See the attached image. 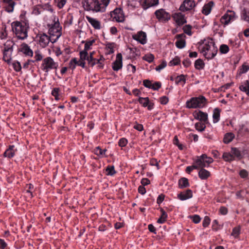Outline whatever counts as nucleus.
Listing matches in <instances>:
<instances>
[{"mask_svg": "<svg viewBox=\"0 0 249 249\" xmlns=\"http://www.w3.org/2000/svg\"><path fill=\"white\" fill-rule=\"evenodd\" d=\"M15 43L12 40H7L3 44V48L2 50V60L10 64L12 59V54L14 51Z\"/></svg>", "mask_w": 249, "mask_h": 249, "instance_id": "7", "label": "nucleus"}, {"mask_svg": "<svg viewBox=\"0 0 249 249\" xmlns=\"http://www.w3.org/2000/svg\"><path fill=\"white\" fill-rule=\"evenodd\" d=\"M106 151V149L102 150L100 147H97L94 150V154L97 156L105 155Z\"/></svg>", "mask_w": 249, "mask_h": 249, "instance_id": "52", "label": "nucleus"}, {"mask_svg": "<svg viewBox=\"0 0 249 249\" xmlns=\"http://www.w3.org/2000/svg\"><path fill=\"white\" fill-rule=\"evenodd\" d=\"M193 197V192L190 189H187L185 191L181 192L178 194V197L180 200H185Z\"/></svg>", "mask_w": 249, "mask_h": 249, "instance_id": "24", "label": "nucleus"}, {"mask_svg": "<svg viewBox=\"0 0 249 249\" xmlns=\"http://www.w3.org/2000/svg\"><path fill=\"white\" fill-rule=\"evenodd\" d=\"M114 45L113 43H108L106 44V48L109 50V53H114Z\"/></svg>", "mask_w": 249, "mask_h": 249, "instance_id": "62", "label": "nucleus"}, {"mask_svg": "<svg viewBox=\"0 0 249 249\" xmlns=\"http://www.w3.org/2000/svg\"><path fill=\"white\" fill-rule=\"evenodd\" d=\"M36 38H38L37 40L39 45L42 48L48 46L50 41L52 42V38L44 33L38 35Z\"/></svg>", "mask_w": 249, "mask_h": 249, "instance_id": "14", "label": "nucleus"}, {"mask_svg": "<svg viewBox=\"0 0 249 249\" xmlns=\"http://www.w3.org/2000/svg\"><path fill=\"white\" fill-rule=\"evenodd\" d=\"M11 25L13 33L18 39L24 40L28 37L29 26L26 23L16 21Z\"/></svg>", "mask_w": 249, "mask_h": 249, "instance_id": "4", "label": "nucleus"}, {"mask_svg": "<svg viewBox=\"0 0 249 249\" xmlns=\"http://www.w3.org/2000/svg\"><path fill=\"white\" fill-rule=\"evenodd\" d=\"M86 18L95 29L99 30L101 29V23L99 20L88 16H86Z\"/></svg>", "mask_w": 249, "mask_h": 249, "instance_id": "25", "label": "nucleus"}, {"mask_svg": "<svg viewBox=\"0 0 249 249\" xmlns=\"http://www.w3.org/2000/svg\"><path fill=\"white\" fill-rule=\"evenodd\" d=\"M159 209L161 213V215L160 217L158 219L157 223H158L159 224H163L166 222L168 217V215L166 212L163 210V208H160Z\"/></svg>", "mask_w": 249, "mask_h": 249, "instance_id": "28", "label": "nucleus"}, {"mask_svg": "<svg viewBox=\"0 0 249 249\" xmlns=\"http://www.w3.org/2000/svg\"><path fill=\"white\" fill-rule=\"evenodd\" d=\"M141 4L144 9L157 5L159 4V0H140Z\"/></svg>", "mask_w": 249, "mask_h": 249, "instance_id": "22", "label": "nucleus"}, {"mask_svg": "<svg viewBox=\"0 0 249 249\" xmlns=\"http://www.w3.org/2000/svg\"><path fill=\"white\" fill-rule=\"evenodd\" d=\"M110 0H82L84 9L93 13L104 12Z\"/></svg>", "mask_w": 249, "mask_h": 249, "instance_id": "1", "label": "nucleus"}, {"mask_svg": "<svg viewBox=\"0 0 249 249\" xmlns=\"http://www.w3.org/2000/svg\"><path fill=\"white\" fill-rule=\"evenodd\" d=\"M186 77L187 75H185L183 74H181L177 76L175 79V83L177 85H181L183 86L186 81Z\"/></svg>", "mask_w": 249, "mask_h": 249, "instance_id": "29", "label": "nucleus"}, {"mask_svg": "<svg viewBox=\"0 0 249 249\" xmlns=\"http://www.w3.org/2000/svg\"><path fill=\"white\" fill-rule=\"evenodd\" d=\"M198 175L201 179H207L210 176L211 173L204 168H201L198 172Z\"/></svg>", "mask_w": 249, "mask_h": 249, "instance_id": "27", "label": "nucleus"}, {"mask_svg": "<svg viewBox=\"0 0 249 249\" xmlns=\"http://www.w3.org/2000/svg\"><path fill=\"white\" fill-rule=\"evenodd\" d=\"M17 149L13 145H10L9 148L4 152L3 156H14L16 154Z\"/></svg>", "mask_w": 249, "mask_h": 249, "instance_id": "35", "label": "nucleus"}, {"mask_svg": "<svg viewBox=\"0 0 249 249\" xmlns=\"http://www.w3.org/2000/svg\"><path fill=\"white\" fill-rule=\"evenodd\" d=\"M143 60L147 61L149 63L152 62L154 59V56L151 53H148L144 55L142 57Z\"/></svg>", "mask_w": 249, "mask_h": 249, "instance_id": "48", "label": "nucleus"}, {"mask_svg": "<svg viewBox=\"0 0 249 249\" xmlns=\"http://www.w3.org/2000/svg\"><path fill=\"white\" fill-rule=\"evenodd\" d=\"M105 59L103 55H100L99 58L92 59L90 58V61H89V65L93 67L96 65V68L98 69H103L105 66Z\"/></svg>", "mask_w": 249, "mask_h": 249, "instance_id": "12", "label": "nucleus"}, {"mask_svg": "<svg viewBox=\"0 0 249 249\" xmlns=\"http://www.w3.org/2000/svg\"><path fill=\"white\" fill-rule=\"evenodd\" d=\"M190 218L192 219V221L196 224L199 223L201 220L200 216L197 214H195L191 216Z\"/></svg>", "mask_w": 249, "mask_h": 249, "instance_id": "59", "label": "nucleus"}, {"mask_svg": "<svg viewBox=\"0 0 249 249\" xmlns=\"http://www.w3.org/2000/svg\"><path fill=\"white\" fill-rule=\"evenodd\" d=\"M110 16L113 20L118 22H123L124 21L125 16L122 9L116 8L110 12Z\"/></svg>", "mask_w": 249, "mask_h": 249, "instance_id": "11", "label": "nucleus"}, {"mask_svg": "<svg viewBox=\"0 0 249 249\" xmlns=\"http://www.w3.org/2000/svg\"><path fill=\"white\" fill-rule=\"evenodd\" d=\"M212 229L213 230L215 231H217L220 229V225L218 224V222L216 219L213 221Z\"/></svg>", "mask_w": 249, "mask_h": 249, "instance_id": "56", "label": "nucleus"}, {"mask_svg": "<svg viewBox=\"0 0 249 249\" xmlns=\"http://www.w3.org/2000/svg\"><path fill=\"white\" fill-rule=\"evenodd\" d=\"M220 112V110L219 108H215L214 109L213 114V123H217L219 121Z\"/></svg>", "mask_w": 249, "mask_h": 249, "instance_id": "33", "label": "nucleus"}, {"mask_svg": "<svg viewBox=\"0 0 249 249\" xmlns=\"http://www.w3.org/2000/svg\"><path fill=\"white\" fill-rule=\"evenodd\" d=\"M237 131V137L240 138L243 136L246 133H249V124H241L235 128Z\"/></svg>", "mask_w": 249, "mask_h": 249, "instance_id": "16", "label": "nucleus"}, {"mask_svg": "<svg viewBox=\"0 0 249 249\" xmlns=\"http://www.w3.org/2000/svg\"><path fill=\"white\" fill-rule=\"evenodd\" d=\"M197 157L198 158L195 160L193 164L191 166L193 170L208 167L209 164L213 161L211 157Z\"/></svg>", "mask_w": 249, "mask_h": 249, "instance_id": "8", "label": "nucleus"}, {"mask_svg": "<svg viewBox=\"0 0 249 249\" xmlns=\"http://www.w3.org/2000/svg\"><path fill=\"white\" fill-rule=\"evenodd\" d=\"M183 32L189 36L192 35V26L190 25H186L183 28Z\"/></svg>", "mask_w": 249, "mask_h": 249, "instance_id": "53", "label": "nucleus"}, {"mask_svg": "<svg viewBox=\"0 0 249 249\" xmlns=\"http://www.w3.org/2000/svg\"><path fill=\"white\" fill-rule=\"evenodd\" d=\"M80 55V60H87L89 62V54L88 53V51H85V50H83L82 51H80L79 53Z\"/></svg>", "mask_w": 249, "mask_h": 249, "instance_id": "40", "label": "nucleus"}, {"mask_svg": "<svg viewBox=\"0 0 249 249\" xmlns=\"http://www.w3.org/2000/svg\"><path fill=\"white\" fill-rule=\"evenodd\" d=\"M43 9L40 6H35L33 10V14L36 16H37L41 13Z\"/></svg>", "mask_w": 249, "mask_h": 249, "instance_id": "46", "label": "nucleus"}, {"mask_svg": "<svg viewBox=\"0 0 249 249\" xmlns=\"http://www.w3.org/2000/svg\"><path fill=\"white\" fill-rule=\"evenodd\" d=\"M241 228L240 226L235 227L233 228L231 235L233 236L234 238H237L240 234Z\"/></svg>", "mask_w": 249, "mask_h": 249, "instance_id": "42", "label": "nucleus"}, {"mask_svg": "<svg viewBox=\"0 0 249 249\" xmlns=\"http://www.w3.org/2000/svg\"><path fill=\"white\" fill-rule=\"evenodd\" d=\"M239 89L241 91L246 92L249 96V81L246 80L244 82L239 86Z\"/></svg>", "mask_w": 249, "mask_h": 249, "instance_id": "31", "label": "nucleus"}, {"mask_svg": "<svg viewBox=\"0 0 249 249\" xmlns=\"http://www.w3.org/2000/svg\"><path fill=\"white\" fill-rule=\"evenodd\" d=\"M241 18L242 19L249 22V2L244 4L243 9L241 12Z\"/></svg>", "mask_w": 249, "mask_h": 249, "instance_id": "23", "label": "nucleus"}, {"mask_svg": "<svg viewBox=\"0 0 249 249\" xmlns=\"http://www.w3.org/2000/svg\"><path fill=\"white\" fill-rule=\"evenodd\" d=\"M132 38L142 45L146 44L147 42L146 34L142 31H139L137 34L133 35Z\"/></svg>", "mask_w": 249, "mask_h": 249, "instance_id": "18", "label": "nucleus"}, {"mask_svg": "<svg viewBox=\"0 0 249 249\" xmlns=\"http://www.w3.org/2000/svg\"><path fill=\"white\" fill-rule=\"evenodd\" d=\"M53 22L47 24L48 33L50 37L52 38V43L55 42L62 35V27L60 26L58 18L53 16Z\"/></svg>", "mask_w": 249, "mask_h": 249, "instance_id": "3", "label": "nucleus"}, {"mask_svg": "<svg viewBox=\"0 0 249 249\" xmlns=\"http://www.w3.org/2000/svg\"><path fill=\"white\" fill-rule=\"evenodd\" d=\"M160 160L158 161L156 159L152 158L151 159L150 161V164L152 166H156L157 169H160V166L159 164Z\"/></svg>", "mask_w": 249, "mask_h": 249, "instance_id": "54", "label": "nucleus"}, {"mask_svg": "<svg viewBox=\"0 0 249 249\" xmlns=\"http://www.w3.org/2000/svg\"><path fill=\"white\" fill-rule=\"evenodd\" d=\"M178 184L179 188L181 189L189 187L190 185L188 179L185 178H181L179 179Z\"/></svg>", "mask_w": 249, "mask_h": 249, "instance_id": "30", "label": "nucleus"}, {"mask_svg": "<svg viewBox=\"0 0 249 249\" xmlns=\"http://www.w3.org/2000/svg\"><path fill=\"white\" fill-rule=\"evenodd\" d=\"M138 102L142 106V107H146L149 104V99L148 97H139L138 99Z\"/></svg>", "mask_w": 249, "mask_h": 249, "instance_id": "41", "label": "nucleus"}, {"mask_svg": "<svg viewBox=\"0 0 249 249\" xmlns=\"http://www.w3.org/2000/svg\"><path fill=\"white\" fill-rule=\"evenodd\" d=\"M13 67L14 70L17 72L20 71L21 70V66L20 63L18 61H14L13 64Z\"/></svg>", "mask_w": 249, "mask_h": 249, "instance_id": "51", "label": "nucleus"}, {"mask_svg": "<svg viewBox=\"0 0 249 249\" xmlns=\"http://www.w3.org/2000/svg\"><path fill=\"white\" fill-rule=\"evenodd\" d=\"M19 52H21L26 56H32L33 55V52L30 48V46L25 43H22L18 49Z\"/></svg>", "mask_w": 249, "mask_h": 249, "instance_id": "21", "label": "nucleus"}, {"mask_svg": "<svg viewBox=\"0 0 249 249\" xmlns=\"http://www.w3.org/2000/svg\"><path fill=\"white\" fill-rule=\"evenodd\" d=\"M161 84L160 82H156L154 84H152V88L154 90H158L161 88Z\"/></svg>", "mask_w": 249, "mask_h": 249, "instance_id": "55", "label": "nucleus"}, {"mask_svg": "<svg viewBox=\"0 0 249 249\" xmlns=\"http://www.w3.org/2000/svg\"><path fill=\"white\" fill-rule=\"evenodd\" d=\"M205 64L202 60L198 59L195 62V67L196 70H200L204 68Z\"/></svg>", "mask_w": 249, "mask_h": 249, "instance_id": "37", "label": "nucleus"}, {"mask_svg": "<svg viewBox=\"0 0 249 249\" xmlns=\"http://www.w3.org/2000/svg\"><path fill=\"white\" fill-rule=\"evenodd\" d=\"M133 128L139 131H142L143 129V126L142 124L135 122Z\"/></svg>", "mask_w": 249, "mask_h": 249, "instance_id": "64", "label": "nucleus"}, {"mask_svg": "<svg viewBox=\"0 0 249 249\" xmlns=\"http://www.w3.org/2000/svg\"><path fill=\"white\" fill-rule=\"evenodd\" d=\"M128 142L127 140L124 138L120 139L118 142V144L120 147L125 146Z\"/></svg>", "mask_w": 249, "mask_h": 249, "instance_id": "58", "label": "nucleus"}, {"mask_svg": "<svg viewBox=\"0 0 249 249\" xmlns=\"http://www.w3.org/2000/svg\"><path fill=\"white\" fill-rule=\"evenodd\" d=\"M213 5L214 2L213 1H210L205 4L202 9V13L205 15H208L211 13Z\"/></svg>", "mask_w": 249, "mask_h": 249, "instance_id": "26", "label": "nucleus"}, {"mask_svg": "<svg viewBox=\"0 0 249 249\" xmlns=\"http://www.w3.org/2000/svg\"><path fill=\"white\" fill-rule=\"evenodd\" d=\"M180 63V60L179 57L176 56L174 58L171 60L169 63V65L170 66H177Z\"/></svg>", "mask_w": 249, "mask_h": 249, "instance_id": "44", "label": "nucleus"}, {"mask_svg": "<svg viewBox=\"0 0 249 249\" xmlns=\"http://www.w3.org/2000/svg\"><path fill=\"white\" fill-rule=\"evenodd\" d=\"M211 219L210 217L208 216H205L204 220L202 222V226L204 227H208L210 223Z\"/></svg>", "mask_w": 249, "mask_h": 249, "instance_id": "60", "label": "nucleus"}, {"mask_svg": "<svg viewBox=\"0 0 249 249\" xmlns=\"http://www.w3.org/2000/svg\"><path fill=\"white\" fill-rule=\"evenodd\" d=\"M155 15L159 21L166 22L171 18L170 14L163 9L157 10L155 12Z\"/></svg>", "mask_w": 249, "mask_h": 249, "instance_id": "10", "label": "nucleus"}, {"mask_svg": "<svg viewBox=\"0 0 249 249\" xmlns=\"http://www.w3.org/2000/svg\"><path fill=\"white\" fill-rule=\"evenodd\" d=\"M60 89L59 88H55L53 89L51 92V94L54 97V99L56 101H58L60 100Z\"/></svg>", "mask_w": 249, "mask_h": 249, "instance_id": "39", "label": "nucleus"}, {"mask_svg": "<svg viewBox=\"0 0 249 249\" xmlns=\"http://www.w3.org/2000/svg\"><path fill=\"white\" fill-rule=\"evenodd\" d=\"M172 18L176 24L180 26L186 23L185 15L181 12H177L172 15Z\"/></svg>", "mask_w": 249, "mask_h": 249, "instance_id": "17", "label": "nucleus"}, {"mask_svg": "<svg viewBox=\"0 0 249 249\" xmlns=\"http://www.w3.org/2000/svg\"><path fill=\"white\" fill-rule=\"evenodd\" d=\"M200 52L207 59H213L217 54L218 49L212 39L205 40L198 47Z\"/></svg>", "mask_w": 249, "mask_h": 249, "instance_id": "2", "label": "nucleus"}, {"mask_svg": "<svg viewBox=\"0 0 249 249\" xmlns=\"http://www.w3.org/2000/svg\"><path fill=\"white\" fill-rule=\"evenodd\" d=\"M239 175L241 178H245L248 177L249 173L245 169H242L239 172Z\"/></svg>", "mask_w": 249, "mask_h": 249, "instance_id": "61", "label": "nucleus"}, {"mask_svg": "<svg viewBox=\"0 0 249 249\" xmlns=\"http://www.w3.org/2000/svg\"><path fill=\"white\" fill-rule=\"evenodd\" d=\"M219 51L221 53L226 54L229 51V48L228 45L222 44L220 46Z\"/></svg>", "mask_w": 249, "mask_h": 249, "instance_id": "50", "label": "nucleus"}, {"mask_svg": "<svg viewBox=\"0 0 249 249\" xmlns=\"http://www.w3.org/2000/svg\"><path fill=\"white\" fill-rule=\"evenodd\" d=\"M207 104V99L203 95L192 97L186 102L185 106L187 108H202Z\"/></svg>", "mask_w": 249, "mask_h": 249, "instance_id": "6", "label": "nucleus"}, {"mask_svg": "<svg viewBox=\"0 0 249 249\" xmlns=\"http://www.w3.org/2000/svg\"><path fill=\"white\" fill-rule=\"evenodd\" d=\"M249 70V66L248 65L243 64L238 70L239 74L241 75L246 73Z\"/></svg>", "mask_w": 249, "mask_h": 249, "instance_id": "45", "label": "nucleus"}, {"mask_svg": "<svg viewBox=\"0 0 249 249\" xmlns=\"http://www.w3.org/2000/svg\"><path fill=\"white\" fill-rule=\"evenodd\" d=\"M116 173L113 165H108L106 168V175L107 176H113Z\"/></svg>", "mask_w": 249, "mask_h": 249, "instance_id": "34", "label": "nucleus"}, {"mask_svg": "<svg viewBox=\"0 0 249 249\" xmlns=\"http://www.w3.org/2000/svg\"><path fill=\"white\" fill-rule=\"evenodd\" d=\"M193 115L196 120H199L201 122L208 123V115L206 112L201 110H195L193 113Z\"/></svg>", "mask_w": 249, "mask_h": 249, "instance_id": "15", "label": "nucleus"}, {"mask_svg": "<svg viewBox=\"0 0 249 249\" xmlns=\"http://www.w3.org/2000/svg\"><path fill=\"white\" fill-rule=\"evenodd\" d=\"M235 135L232 132L227 133L225 134L223 138V142L225 143H229L234 138Z\"/></svg>", "mask_w": 249, "mask_h": 249, "instance_id": "32", "label": "nucleus"}, {"mask_svg": "<svg viewBox=\"0 0 249 249\" xmlns=\"http://www.w3.org/2000/svg\"><path fill=\"white\" fill-rule=\"evenodd\" d=\"M196 6L194 0H184L179 6V10L183 12L192 10Z\"/></svg>", "mask_w": 249, "mask_h": 249, "instance_id": "13", "label": "nucleus"}, {"mask_svg": "<svg viewBox=\"0 0 249 249\" xmlns=\"http://www.w3.org/2000/svg\"><path fill=\"white\" fill-rule=\"evenodd\" d=\"M176 46L178 48L182 49L185 46V41L183 39L178 40L176 42Z\"/></svg>", "mask_w": 249, "mask_h": 249, "instance_id": "47", "label": "nucleus"}, {"mask_svg": "<svg viewBox=\"0 0 249 249\" xmlns=\"http://www.w3.org/2000/svg\"><path fill=\"white\" fill-rule=\"evenodd\" d=\"M71 53L70 47H66L62 51V54L64 57H67Z\"/></svg>", "mask_w": 249, "mask_h": 249, "instance_id": "63", "label": "nucleus"}, {"mask_svg": "<svg viewBox=\"0 0 249 249\" xmlns=\"http://www.w3.org/2000/svg\"><path fill=\"white\" fill-rule=\"evenodd\" d=\"M123 67V57L121 53L116 55V60L113 62L112 68L114 71H118Z\"/></svg>", "mask_w": 249, "mask_h": 249, "instance_id": "19", "label": "nucleus"}, {"mask_svg": "<svg viewBox=\"0 0 249 249\" xmlns=\"http://www.w3.org/2000/svg\"><path fill=\"white\" fill-rule=\"evenodd\" d=\"M58 68V63L56 62L51 56H47L44 58L40 66V69L45 75H48L49 71L54 70L55 75L57 74L56 71Z\"/></svg>", "mask_w": 249, "mask_h": 249, "instance_id": "5", "label": "nucleus"}, {"mask_svg": "<svg viewBox=\"0 0 249 249\" xmlns=\"http://www.w3.org/2000/svg\"><path fill=\"white\" fill-rule=\"evenodd\" d=\"M208 123L204 122H197L195 124V127L199 132H202L205 130L206 128V124Z\"/></svg>", "mask_w": 249, "mask_h": 249, "instance_id": "36", "label": "nucleus"}, {"mask_svg": "<svg viewBox=\"0 0 249 249\" xmlns=\"http://www.w3.org/2000/svg\"><path fill=\"white\" fill-rule=\"evenodd\" d=\"M237 18L236 13L231 10H228L220 18V22L224 27L234 21Z\"/></svg>", "mask_w": 249, "mask_h": 249, "instance_id": "9", "label": "nucleus"}, {"mask_svg": "<svg viewBox=\"0 0 249 249\" xmlns=\"http://www.w3.org/2000/svg\"><path fill=\"white\" fill-rule=\"evenodd\" d=\"M94 42H95L94 39H91V40H89L88 41H86L85 42L84 49L85 50V51H88L89 50H90L91 49V46L93 45V44Z\"/></svg>", "mask_w": 249, "mask_h": 249, "instance_id": "43", "label": "nucleus"}, {"mask_svg": "<svg viewBox=\"0 0 249 249\" xmlns=\"http://www.w3.org/2000/svg\"><path fill=\"white\" fill-rule=\"evenodd\" d=\"M78 65V60L76 57L72 58L69 63V68L71 70H74L76 66Z\"/></svg>", "mask_w": 249, "mask_h": 249, "instance_id": "38", "label": "nucleus"}, {"mask_svg": "<svg viewBox=\"0 0 249 249\" xmlns=\"http://www.w3.org/2000/svg\"><path fill=\"white\" fill-rule=\"evenodd\" d=\"M59 9L62 8L66 4L67 0H54Z\"/></svg>", "mask_w": 249, "mask_h": 249, "instance_id": "49", "label": "nucleus"}, {"mask_svg": "<svg viewBox=\"0 0 249 249\" xmlns=\"http://www.w3.org/2000/svg\"><path fill=\"white\" fill-rule=\"evenodd\" d=\"M3 8L9 13L13 12L16 2L14 0H2Z\"/></svg>", "mask_w": 249, "mask_h": 249, "instance_id": "20", "label": "nucleus"}, {"mask_svg": "<svg viewBox=\"0 0 249 249\" xmlns=\"http://www.w3.org/2000/svg\"><path fill=\"white\" fill-rule=\"evenodd\" d=\"M35 58L36 61H42L43 59L42 54L38 51H36L35 53Z\"/></svg>", "mask_w": 249, "mask_h": 249, "instance_id": "57", "label": "nucleus"}]
</instances>
